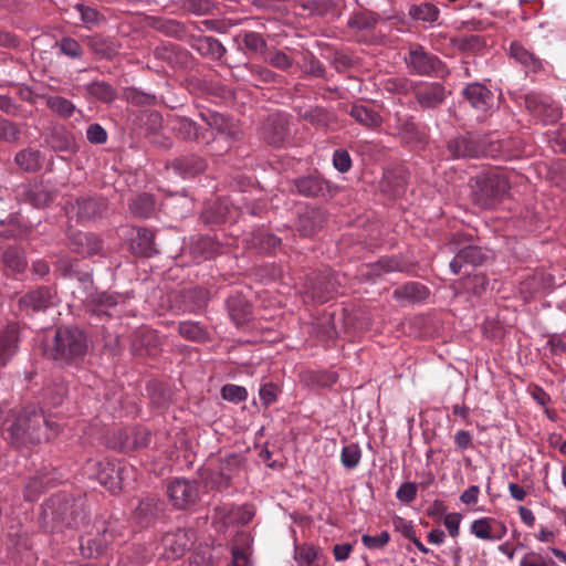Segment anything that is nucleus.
I'll return each mask as SVG.
<instances>
[{
    "label": "nucleus",
    "instance_id": "obj_1",
    "mask_svg": "<svg viewBox=\"0 0 566 566\" xmlns=\"http://www.w3.org/2000/svg\"><path fill=\"white\" fill-rule=\"evenodd\" d=\"M2 426L3 439L17 449H28L49 440V431L53 430V424L44 417L42 410L34 406L11 411Z\"/></svg>",
    "mask_w": 566,
    "mask_h": 566
},
{
    "label": "nucleus",
    "instance_id": "obj_2",
    "mask_svg": "<svg viewBox=\"0 0 566 566\" xmlns=\"http://www.w3.org/2000/svg\"><path fill=\"white\" fill-rule=\"evenodd\" d=\"M88 348L90 339L82 329L61 326L46 345V355L60 365H76L85 358Z\"/></svg>",
    "mask_w": 566,
    "mask_h": 566
},
{
    "label": "nucleus",
    "instance_id": "obj_3",
    "mask_svg": "<svg viewBox=\"0 0 566 566\" xmlns=\"http://www.w3.org/2000/svg\"><path fill=\"white\" fill-rule=\"evenodd\" d=\"M473 203L481 209H493L506 196L510 184L504 174L489 171L474 178L471 186Z\"/></svg>",
    "mask_w": 566,
    "mask_h": 566
},
{
    "label": "nucleus",
    "instance_id": "obj_4",
    "mask_svg": "<svg viewBox=\"0 0 566 566\" xmlns=\"http://www.w3.org/2000/svg\"><path fill=\"white\" fill-rule=\"evenodd\" d=\"M85 473L90 478L96 479L112 493H116L127 485V479L133 473L132 468L116 464L115 462L103 459H90L84 465Z\"/></svg>",
    "mask_w": 566,
    "mask_h": 566
},
{
    "label": "nucleus",
    "instance_id": "obj_5",
    "mask_svg": "<svg viewBox=\"0 0 566 566\" xmlns=\"http://www.w3.org/2000/svg\"><path fill=\"white\" fill-rule=\"evenodd\" d=\"M48 507L53 520L63 523L67 527H78L87 518V505L85 496L76 497L57 494L50 499Z\"/></svg>",
    "mask_w": 566,
    "mask_h": 566
},
{
    "label": "nucleus",
    "instance_id": "obj_6",
    "mask_svg": "<svg viewBox=\"0 0 566 566\" xmlns=\"http://www.w3.org/2000/svg\"><path fill=\"white\" fill-rule=\"evenodd\" d=\"M411 74L419 76H440L446 72L444 63L420 44H412L405 56Z\"/></svg>",
    "mask_w": 566,
    "mask_h": 566
},
{
    "label": "nucleus",
    "instance_id": "obj_7",
    "mask_svg": "<svg viewBox=\"0 0 566 566\" xmlns=\"http://www.w3.org/2000/svg\"><path fill=\"white\" fill-rule=\"evenodd\" d=\"M340 285L339 276L331 270L314 273L306 284V294L315 302L325 303L332 298Z\"/></svg>",
    "mask_w": 566,
    "mask_h": 566
},
{
    "label": "nucleus",
    "instance_id": "obj_8",
    "mask_svg": "<svg viewBox=\"0 0 566 566\" xmlns=\"http://www.w3.org/2000/svg\"><path fill=\"white\" fill-rule=\"evenodd\" d=\"M56 197V188L44 181L21 185L17 189V199L21 202L30 203L36 209L48 207Z\"/></svg>",
    "mask_w": 566,
    "mask_h": 566
},
{
    "label": "nucleus",
    "instance_id": "obj_9",
    "mask_svg": "<svg viewBox=\"0 0 566 566\" xmlns=\"http://www.w3.org/2000/svg\"><path fill=\"white\" fill-rule=\"evenodd\" d=\"M57 304V292L53 286H39L19 298V308L27 315L45 312Z\"/></svg>",
    "mask_w": 566,
    "mask_h": 566
},
{
    "label": "nucleus",
    "instance_id": "obj_10",
    "mask_svg": "<svg viewBox=\"0 0 566 566\" xmlns=\"http://www.w3.org/2000/svg\"><path fill=\"white\" fill-rule=\"evenodd\" d=\"M525 107L528 112L545 123L556 122L560 115V107L551 96L542 93H528L524 97Z\"/></svg>",
    "mask_w": 566,
    "mask_h": 566
},
{
    "label": "nucleus",
    "instance_id": "obj_11",
    "mask_svg": "<svg viewBox=\"0 0 566 566\" xmlns=\"http://www.w3.org/2000/svg\"><path fill=\"white\" fill-rule=\"evenodd\" d=\"M84 302L91 317L103 319L114 314L116 307L124 302V296L118 293L96 292L87 295Z\"/></svg>",
    "mask_w": 566,
    "mask_h": 566
},
{
    "label": "nucleus",
    "instance_id": "obj_12",
    "mask_svg": "<svg viewBox=\"0 0 566 566\" xmlns=\"http://www.w3.org/2000/svg\"><path fill=\"white\" fill-rule=\"evenodd\" d=\"M167 493L172 505L179 510L195 505L199 499L197 485L187 479H175L171 481Z\"/></svg>",
    "mask_w": 566,
    "mask_h": 566
},
{
    "label": "nucleus",
    "instance_id": "obj_13",
    "mask_svg": "<svg viewBox=\"0 0 566 566\" xmlns=\"http://www.w3.org/2000/svg\"><path fill=\"white\" fill-rule=\"evenodd\" d=\"M106 207V201L102 197L83 196L71 202L66 211L71 216H76L80 221H87L101 218Z\"/></svg>",
    "mask_w": 566,
    "mask_h": 566
},
{
    "label": "nucleus",
    "instance_id": "obj_14",
    "mask_svg": "<svg viewBox=\"0 0 566 566\" xmlns=\"http://www.w3.org/2000/svg\"><path fill=\"white\" fill-rule=\"evenodd\" d=\"M413 95L420 108L426 111L440 107L444 103L448 92L440 82H426L415 88Z\"/></svg>",
    "mask_w": 566,
    "mask_h": 566
},
{
    "label": "nucleus",
    "instance_id": "obj_15",
    "mask_svg": "<svg viewBox=\"0 0 566 566\" xmlns=\"http://www.w3.org/2000/svg\"><path fill=\"white\" fill-rule=\"evenodd\" d=\"M193 539V532L177 530L166 533L161 538L164 555L168 559H176L185 555L190 548Z\"/></svg>",
    "mask_w": 566,
    "mask_h": 566
},
{
    "label": "nucleus",
    "instance_id": "obj_16",
    "mask_svg": "<svg viewBox=\"0 0 566 566\" xmlns=\"http://www.w3.org/2000/svg\"><path fill=\"white\" fill-rule=\"evenodd\" d=\"M448 150L453 158H478L483 153V138L467 134L449 140Z\"/></svg>",
    "mask_w": 566,
    "mask_h": 566
},
{
    "label": "nucleus",
    "instance_id": "obj_17",
    "mask_svg": "<svg viewBox=\"0 0 566 566\" xmlns=\"http://www.w3.org/2000/svg\"><path fill=\"white\" fill-rule=\"evenodd\" d=\"M172 130L184 140H196L209 144L214 139L213 133L209 129L202 130L196 122L188 117L178 116L171 122Z\"/></svg>",
    "mask_w": 566,
    "mask_h": 566
},
{
    "label": "nucleus",
    "instance_id": "obj_18",
    "mask_svg": "<svg viewBox=\"0 0 566 566\" xmlns=\"http://www.w3.org/2000/svg\"><path fill=\"white\" fill-rule=\"evenodd\" d=\"M297 193L311 198H324L329 192V182L319 175H307L294 180Z\"/></svg>",
    "mask_w": 566,
    "mask_h": 566
},
{
    "label": "nucleus",
    "instance_id": "obj_19",
    "mask_svg": "<svg viewBox=\"0 0 566 566\" xmlns=\"http://www.w3.org/2000/svg\"><path fill=\"white\" fill-rule=\"evenodd\" d=\"M117 437L118 442L114 443L113 448L125 452L143 449L150 443V432L145 428L119 430Z\"/></svg>",
    "mask_w": 566,
    "mask_h": 566
},
{
    "label": "nucleus",
    "instance_id": "obj_20",
    "mask_svg": "<svg viewBox=\"0 0 566 566\" xmlns=\"http://www.w3.org/2000/svg\"><path fill=\"white\" fill-rule=\"evenodd\" d=\"M462 95L469 104L478 112L485 113L493 106V93L480 83H471L467 85Z\"/></svg>",
    "mask_w": 566,
    "mask_h": 566
},
{
    "label": "nucleus",
    "instance_id": "obj_21",
    "mask_svg": "<svg viewBox=\"0 0 566 566\" xmlns=\"http://www.w3.org/2000/svg\"><path fill=\"white\" fill-rule=\"evenodd\" d=\"M190 46L201 56L212 61H221L227 54L226 46L210 35L191 36Z\"/></svg>",
    "mask_w": 566,
    "mask_h": 566
},
{
    "label": "nucleus",
    "instance_id": "obj_22",
    "mask_svg": "<svg viewBox=\"0 0 566 566\" xmlns=\"http://www.w3.org/2000/svg\"><path fill=\"white\" fill-rule=\"evenodd\" d=\"M44 142L53 151H77L73 134L63 126H55L51 128L45 135Z\"/></svg>",
    "mask_w": 566,
    "mask_h": 566
},
{
    "label": "nucleus",
    "instance_id": "obj_23",
    "mask_svg": "<svg viewBox=\"0 0 566 566\" xmlns=\"http://www.w3.org/2000/svg\"><path fill=\"white\" fill-rule=\"evenodd\" d=\"M19 326L15 323L8 324L0 329V366H6L18 352Z\"/></svg>",
    "mask_w": 566,
    "mask_h": 566
},
{
    "label": "nucleus",
    "instance_id": "obj_24",
    "mask_svg": "<svg viewBox=\"0 0 566 566\" xmlns=\"http://www.w3.org/2000/svg\"><path fill=\"white\" fill-rule=\"evenodd\" d=\"M347 114L356 123L370 130H377L382 125L381 115L373 107L364 104H352L349 109L347 111Z\"/></svg>",
    "mask_w": 566,
    "mask_h": 566
},
{
    "label": "nucleus",
    "instance_id": "obj_25",
    "mask_svg": "<svg viewBox=\"0 0 566 566\" xmlns=\"http://www.w3.org/2000/svg\"><path fill=\"white\" fill-rule=\"evenodd\" d=\"M70 247L82 256H91L102 251L103 243L93 233L75 232L70 237Z\"/></svg>",
    "mask_w": 566,
    "mask_h": 566
},
{
    "label": "nucleus",
    "instance_id": "obj_26",
    "mask_svg": "<svg viewBox=\"0 0 566 566\" xmlns=\"http://www.w3.org/2000/svg\"><path fill=\"white\" fill-rule=\"evenodd\" d=\"M262 130L268 144L280 147L287 135L286 120L280 115H270L264 122Z\"/></svg>",
    "mask_w": 566,
    "mask_h": 566
},
{
    "label": "nucleus",
    "instance_id": "obj_27",
    "mask_svg": "<svg viewBox=\"0 0 566 566\" xmlns=\"http://www.w3.org/2000/svg\"><path fill=\"white\" fill-rule=\"evenodd\" d=\"M227 308L231 321L238 327L247 324L251 319V304L239 293L232 294L227 298Z\"/></svg>",
    "mask_w": 566,
    "mask_h": 566
},
{
    "label": "nucleus",
    "instance_id": "obj_28",
    "mask_svg": "<svg viewBox=\"0 0 566 566\" xmlns=\"http://www.w3.org/2000/svg\"><path fill=\"white\" fill-rule=\"evenodd\" d=\"M486 259L483 250L475 245H469L461 249L450 262V269L453 274H459L464 265H480Z\"/></svg>",
    "mask_w": 566,
    "mask_h": 566
},
{
    "label": "nucleus",
    "instance_id": "obj_29",
    "mask_svg": "<svg viewBox=\"0 0 566 566\" xmlns=\"http://www.w3.org/2000/svg\"><path fill=\"white\" fill-rule=\"evenodd\" d=\"M168 167L172 168L176 174L187 178L203 172L207 164L203 158L190 154L174 159Z\"/></svg>",
    "mask_w": 566,
    "mask_h": 566
},
{
    "label": "nucleus",
    "instance_id": "obj_30",
    "mask_svg": "<svg viewBox=\"0 0 566 566\" xmlns=\"http://www.w3.org/2000/svg\"><path fill=\"white\" fill-rule=\"evenodd\" d=\"M510 56L521 64L526 72L537 73L543 70V61L517 41L511 43Z\"/></svg>",
    "mask_w": 566,
    "mask_h": 566
},
{
    "label": "nucleus",
    "instance_id": "obj_31",
    "mask_svg": "<svg viewBox=\"0 0 566 566\" xmlns=\"http://www.w3.org/2000/svg\"><path fill=\"white\" fill-rule=\"evenodd\" d=\"M147 23L151 29L167 36H171L178 40H185L187 35L186 25L177 20L165 19L160 17H149L147 19Z\"/></svg>",
    "mask_w": 566,
    "mask_h": 566
},
{
    "label": "nucleus",
    "instance_id": "obj_32",
    "mask_svg": "<svg viewBox=\"0 0 566 566\" xmlns=\"http://www.w3.org/2000/svg\"><path fill=\"white\" fill-rule=\"evenodd\" d=\"M164 503L155 495H148L139 501L134 517L140 525H148L163 511Z\"/></svg>",
    "mask_w": 566,
    "mask_h": 566
},
{
    "label": "nucleus",
    "instance_id": "obj_33",
    "mask_svg": "<svg viewBox=\"0 0 566 566\" xmlns=\"http://www.w3.org/2000/svg\"><path fill=\"white\" fill-rule=\"evenodd\" d=\"M112 539L113 535L108 528L103 530L102 534L96 538L82 537L80 543L82 555L87 558L101 555Z\"/></svg>",
    "mask_w": 566,
    "mask_h": 566
},
{
    "label": "nucleus",
    "instance_id": "obj_34",
    "mask_svg": "<svg viewBox=\"0 0 566 566\" xmlns=\"http://www.w3.org/2000/svg\"><path fill=\"white\" fill-rule=\"evenodd\" d=\"M180 302L185 311L196 313L208 305L209 292L199 286L185 290L180 293Z\"/></svg>",
    "mask_w": 566,
    "mask_h": 566
},
{
    "label": "nucleus",
    "instance_id": "obj_35",
    "mask_svg": "<svg viewBox=\"0 0 566 566\" xmlns=\"http://www.w3.org/2000/svg\"><path fill=\"white\" fill-rule=\"evenodd\" d=\"M323 226V213L318 209H308L301 213L296 230L302 237L314 235Z\"/></svg>",
    "mask_w": 566,
    "mask_h": 566
},
{
    "label": "nucleus",
    "instance_id": "obj_36",
    "mask_svg": "<svg viewBox=\"0 0 566 566\" xmlns=\"http://www.w3.org/2000/svg\"><path fill=\"white\" fill-rule=\"evenodd\" d=\"M154 240L155 235L150 230L139 228L136 231V237L132 239V251L136 255L151 256L157 253Z\"/></svg>",
    "mask_w": 566,
    "mask_h": 566
},
{
    "label": "nucleus",
    "instance_id": "obj_37",
    "mask_svg": "<svg viewBox=\"0 0 566 566\" xmlns=\"http://www.w3.org/2000/svg\"><path fill=\"white\" fill-rule=\"evenodd\" d=\"M408 14L415 21H420L432 25L438 21L440 17V10L436 4L431 2L421 1L419 3L411 4L408 9Z\"/></svg>",
    "mask_w": 566,
    "mask_h": 566
},
{
    "label": "nucleus",
    "instance_id": "obj_38",
    "mask_svg": "<svg viewBox=\"0 0 566 566\" xmlns=\"http://www.w3.org/2000/svg\"><path fill=\"white\" fill-rule=\"evenodd\" d=\"M428 295V287L419 282L405 283L394 291V297L396 300H403L411 303L424 301Z\"/></svg>",
    "mask_w": 566,
    "mask_h": 566
},
{
    "label": "nucleus",
    "instance_id": "obj_39",
    "mask_svg": "<svg viewBox=\"0 0 566 566\" xmlns=\"http://www.w3.org/2000/svg\"><path fill=\"white\" fill-rule=\"evenodd\" d=\"M395 128L399 138L405 144H411L422 140V135L418 129V126L413 122L411 116L401 117L396 113V125Z\"/></svg>",
    "mask_w": 566,
    "mask_h": 566
},
{
    "label": "nucleus",
    "instance_id": "obj_40",
    "mask_svg": "<svg viewBox=\"0 0 566 566\" xmlns=\"http://www.w3.org/2000/svg\"><path fill=\"white\" fill-rule=\"evenodd\" d=\"M298 116L317 128H327L335 122L334 115L319 106L300 108Z\"/></svg>",
    "mask_w": 566,
    "mask_h": 566
},
{
    "label": "nucleus",
    "instance_id": "obj_41",
    "mask_svg": "<svg viewBox=\"0 0 566 566\" xmlns=\"http://www.w3.org/2000/svg\"><path fill=\"white\" fill-rule=\"evenodd\" d=\"M158 54L167 60L170 64L178 67H187L191 60V53L177 44H166L158 50Z\"/></svg>",
    "mask_w": 566,
    "mask_h": 566
},
{
    "label": "nucleus",
    "instance_id": "obj_42",
    "mask_svg": "<svg viewBox=\"0 0 566 566\" xmlns=\"http://www.w3.org/2000/svg\"><path fill=\"white\" fill-rule=\"evenodd\" d=\"M373 270L377 274L409 272L410 263L398 255L382 256L373 265Z\"/></svg>",
    "mask_w": 566,
    "mask_h": 566
},
{
    "label": "nucleus",
    "instance_id": "obj_43",
    "mask_svg": "<svg viewBox=\"0 0 566 566\" xmlns=\"http://www.w3.org/2000/svg\"><path fill=\"white\" fill-rule=\"evenodd\" d=\"M17 165L25 171H36L42 167L43 156L40 150L27 148L15 155Z\"/></svg>",
    "mask_w": 566,
    "mask_h": 566
},
{
    "label": "nucleus",
    "instance_id": "obj_44",
    "mask_svg": "<svg viewBox=\"0 0 566 566\" xmlns=\"http://www.w3.org/2000/svg\"><path fill=\"white\" fill-rule=\"evenodd\" d=\"M72 9L78 13L82 24L86 29L97 27L105 21V17L96 8L84 2L75 3Z\"/></svg>",
    "mask_w": 566,
    "mask_h": 566
},
{
    "label": "nucleus",
    "instance_id": "obj_45",
    "mask_svg": "<svg viewBox=\"0 0 566 566\" xmlns=\"http://www.w3.org/2000/svg\"><path fill=\"white\" fill-rule=\"evenodd\" d=\"M157 343V335L154 331L139 329L134 335L133 347L140 355H144L143 349H145V354L150 355L156 350Z\"/></svg>",
    "mask_w": 566,
    "mask_h": 566
},
{
    "label": "nucleus",
    "instance_id": "obj_46",
    "mask_svg": "<svg viewBox=\"0 0 566 566\" xmlns=\"http://www.w3.org/2000/svg\"><path fill=\"white\" fill-rule=\"evenodd\" d=\"M178 333L180 336L191 342L205 343L209 339L208 331L198 322H180Z\"/></svg>",
    "mask_w": 566,
    "mask_h": 566
},
{
    "label": "nucleus",
    "instance_id": "obj_47",
    "mask_svg": "<svg viewBox=\"0 0 566 566\" xmlns=\"http://www.w3.org/2000/svg\"><path fill=\"white\" fill-rule=\"evenodd\" d=\"M379 15L371 11H361L349 18L347 25L352 30L371 31L376 28Z\"/></svg>",
    "mask_w": 566,
    "mask_h": 566
},
{
    "label": "nucleus",
    "instance_id": "obj_48",
    "mask_svg": "<svg viewBox=\"0 0 566 566\" xmlns=\"http://www.w3.org/2000/svg\"><path fill=\"white\" fill-rule=\"evenodd\" d=\"M251 244L259 253H269L281 244V239L264 230H259L253 234Z\"/></svg>",
    "mask_w": 566,
    "mask_h": 566
},
{
    "label": "nucleus",
    "instance_id": "obj_49",
    "mask_svg": "<svg viewBox=\"0 0 566 566\" xmlns=\"http://www.w3.org/2000/svg\"><path fill=\"white\" fill-rule=\"evenodd\" d=\"M129 209L138 218H149L155 211L154 197L148 193H142L130 201Z\"/></svg>",
    "mask_w": 566,
    "mask_h": 566
},
{
    "label": "nucleus",
    "instance_id": "obj_50",
    "mask_svg": "<svg viewBox=\"0 0 566 566\" xmlns=\"http://www.w3.org/2000/svg\"><path fill=\"white\" fill-rule=\"evenodd\" d=\"M45 99L46 106L63 118H70L75 112V105L62 96H36Z\"/></svg>",
    "mask_w": 566,
    "mask_h": 566
},
{
    "label": "nucleus",
    "instance_id": "obj_51",
    "mask_svg": "<svg viewBox=\"0 0 566 566\" xmlns=\"http://www.w3.org/2000/svg\"><path fill=\"white\" fill-rule=\"evenodd\" d=\"M2 262L13 273H21L27 268L22 251L15 247H9L3 251Z\"/></svg>",
    "mask_w": 566,
    "mask_h": 566
},
{
    "label": "nucleus",
    "instance_id": "obj_52",
    "mask_svg": "<svg viewBox=\"0 0 566 566\" xmlns=\"http://www.w3.org/2000/svg\"><path fill=\"white\" fill-rule=\"evenodd\" d=\"M54 48L60 54H63L72 60H81L84 50L80 42L71 36H63L55 42Z\"/></svg>",
    "mask_w": 566,
    "mask_h": 566
},
{
    "label": "nucleus",
    "instance_id": "obj_53",
    "mask_svg": "<svg viewBox=\"0 0 566 566\" xmlns=\"http://www.w3.org/2000/svg\"><path fill=\"white\" fill-rule=\"evenodd\" d=\"M87 45L92 52L101 57L112 59L117 53L113 42L102 35L87 38Z\"/></svg>",
    "mask_w": 566,
    "mask_h": 566
},
{
    "label": "nucleus",
    "instance_id": "obj_54",
    "mask_svg": "<svg viewBox=\"0 0 566 566\" xmlns=\"http://www.w3.org/2000/svg\"><path fill=\"white\" fill-rule=\"evenodd\" d=\"M242 465L241 457L230 454L219 460L218 469L220 474H224L226 479L232 484L233 479L239 474Z\"/></svg>",
    "mask_w": 566,
    "mask_h": 566
},
{
    "label": "nucleus",
    "instance_id": "obj_55",
    "mask_svg": "<svg viewBox=\"0 0 566 566\" xmlns=\"http://www.w3.org/2000/svg\"><path fill=\"white\" fill-rule=\"evenodd\" d=\"M495 523L496 520L492 517H481L474 520L470 525V532L480 539L494 541L493 524Z\"/></svg>",
    "mask_w": 566,
    "mask_h": 566
},
{
    "label": "nucleus",
    "instance_id": "obj_56",
    "mask_svg": "<svg viewBox=\"0 0 566 566\" xmlns=\"http://www.w3.org/2000/svg\"><path fill=\"white\" fill-rule=\"evenodd\" d=\"M200 478L205 482V485L210 489L221 491L231 486L230 482L226 479L224 474H220V470L218 468L213 470H201Z\"/></svg>",
    "mask_w": 566,
    "mask_h": 566
},
{
    "label": "nucleus",
    "instance_id": "obj_57",
    "mask_svg": "<svg viewBox=\"0 0 566 566\" xmlns=\"http://www.w3.org/2000/svg\"><path fill=\"white\" fill-rule=\"evenodd\" d=\"M87 92L103 103H112L116 98V91L106 82H93L88 84Z\"/></svg>",
    "mask_w": 566,
    "mask_h": 566
},
{
    "label": "nucleus",
    "instance_id": "obj_58",
    "mask_svg": "<svg viewBox=\"0 0 566 566\" xmlns=\"http://www.w3.org/2000/svg\"><path fill=\"white\" fill-rule=\"evenodd\" d=\"M180 8L195 15H206L212 10V2L210 0H177Z\"/></svg>",
    "mask_w": 566,
    "mask_h": 566
},
{
    "label": "nucleus",
    "instance_id": "obj_59",
    "mask_svg": "<svg viewBox=\"0 0 566 566\" xmlns=\"http://www.w3.org/2000/svg\"><path fill=\"white\" fill-rule=\"evenodd\" d=\"M361 459V451L358 444L350 443L343 447L340 452V462L346 469H355Z\"/></svg>",
    "mask_w": 566,
    "mask_h": 566
},
{
    "label": "nucleus",
    "instance_id": "obj_60",
    "mask_svg": "<svg viewBox=\"0 0 566 566\" xmlns=\"http://www.w3.org/2000/svg\"><path fill=\"white\" fill-rule=\"evenodd\" d=\"M453 43L459 50L467 52L479 51L485 45L484 39L476 34L457 38L453 40Z\"/></svg>",
    "mask_w": 566,
    "mask_h": 566
},
{
    "label": "nucleus",
    "instance_id": "obj_61",
    "mask_svg": "<svg viewBox=\"0 0 566 566\" xmlns=\"http://www.w3.org/2000/svg\"><path fill=\"white\" fill-rule=\"evenodd\" d=\"M318 548L312 545H302L296 548V559L301 566H318L316 559Z\"/></svg>",
    "mask_w": 566,
    "mask_h": 566
},
{
    "label": "nucleus",
    "instance_id": "obj_62",
    "mask_svg": "<svg viewBox=\"0 0 566 566\" xmlns=\"http://www.w3.org/2000/svg\"><path fill=\"white\" fill-rule=\"evenodd\" d=\"M221 396L224 400L237 403L248 398V391L242 386L229 384L222 387Z\"/></svg>",
    "mask_w": 566,
    "mask_h": 566
},
{
    "label": "nucleus",
    "instance_id": "obj_63",
    "mask_svg": "<svg viewBox=\"0 0 566 566\" xmlns=\"http://www.w3.org/2000/svg\"><path fill=\"white\" fill-rule=\"evenodd\" d=\"M48 484L40 476L31 478L24 488V497L28 501H35L40 493L46 489Z\"/></svg>",
    "mask_w": 566,
    "mask_h": 566
},
{
    "label": "nucleus",
    "instance_id": "obj_64",
    "mask_svg": "<svg viewBox=\"0 0 566 566\" xmlns=\"http://www.w3.org/2000/svg\"><path fill=\"white\" fill-rule=\"evenodd\" d=\"M333 166L342 174L349 171L353 166L349 153L343 148L336 149L333 154Z\"/></svg>",
    "mask_w": 566,
    "mask_h": 566
}]
</instances>
